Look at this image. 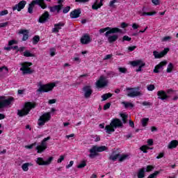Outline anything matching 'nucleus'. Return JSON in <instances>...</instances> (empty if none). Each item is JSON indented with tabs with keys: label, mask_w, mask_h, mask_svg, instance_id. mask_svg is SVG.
Segmentation results:
<instances>
[{
	"label": "nucleus",
	"mask_w": 178,
	"mask_h": 178,
	"mask_svg": "<svg viewBox=\"0 0 178 178\" xmlns=\"http://www.w3.org/2000/svg\"><path fill=\"white\" fill-rule=\"evenodd\" d=\"M119 127H123V123L120 120L115 118L111 120L110 124L105 127L104 130H106V133H107V134H111L115 131V129H118Z\"/></svg>",
	"instance_id": "obj_1"
},
{
	"label": "nucleus",
	"mask_w": 178,
	"mask_h": 178,
	"mask_svg": "<svg viewBox=\"0 0 178 178\" xmlns=\"http://www.w3.org/2000/svg\"><path fill=\"white\" fill-rule=\"evenodd\" d=\"M34 108H35V104L32 102H26L25 103L23 109L17 111V115L21 118L26 116V115H29L30 111Z\"/></svg>",
	"instance_id": "obj_2"
},
{
	"label": "nucleus",
	"mask_w": 178,
	"mask_h": 178,
	"mask_svg": "<svg viewBox=\"0 0 178 178\" xmlns=\"http://www.w3.org/2000/svg\"><path fill=\"white\" fill-rule=\"evenodd\" d=\"M104 151H108V147L106 146H97L93 145L92 148L89 150L90 154L89 155L90 158H95L98 154L97 152H104Z\"/></svg>",
	"instance_id": "obj_3"
},
{
	"label": "nucleus",
	"mask_w": 178,
	"mask_h": 178,
	"mask_svg": "<svg viewBox=\"0 0 178 178\" xmlns=\"http://www.w3.org/2000/svg\"><path fill=\"white\" fill-rule=\"evenodd\" d=\"M35 5H38L40 6V8H42V9H45L47 8V4H45L44 0H33L29 6V13H33V9H34V6H35Z\"/></svg>",
	"instance_id": "obj_4"
},
{
	"label": "nucleus",
	"mask_w": 178,
	"mask_h": 178,
	"mask_svg": "<svg viewBox=\"0 0 178 178\" xmlns=\"http://www.w3.org/2000/svg\"><path fill=\"white\" fill-rule=\"evenodd\" d=\"M39 88L38 91L39 92H48L49 91H52L54 90V87H56V83H51L46 85H42L41 83L38 84Z\"/></svg>",
	"instance_id": "obj_5"
},
{
	"label": "nucleus",
	"mask_w": 178,
	"mask_h": 178,
	"mask_svg": "<svg viewBox=\"0 0 178 178\" xmlns=\"http://www.w3.org/2000/svg\"><path fill=\"white\" fill-rule=\"evenodd\" d=\"M19 65L21 66L19 70L22 72V74H31V73H33V70L30 68V66H31L33 63L24 62L21 63Z\"/></svg>",
	"instance_id": "obj_6"
},
{
	"label": "nucleus",
	"mask_w": 178,
	"mask_h": 178,
	"mask_svg": "<svg viewBox=\"0 0 178 178\" xmlns=\"http://www.w3.org/2000/svg\"><path fill=\"white\" fill-rule=\"evenodd\" d=\"M51 116L50 112L44 113L38 120V126H40V127L44 126L47 122L51 120Z\"/></svg>",
	"instance_id": "obj_7"
},
{
	"label": "nucleus",
	"mask_w": 178,
	"mask_h": 178,
	"mask_svg": "<svg viewBox=\"0 0 178 178\" xmlns=\"http://www.w3.org/2000/svg\"><path fill=\"white\" fill-rule=\"evenodd\" d=\"M105 31H106L105 33V36L108 37L109 34H115V33H122V29L118 28H111L108 26V27H106L105 29H101L99 30L100 34L105 33Z\"/></svg>",
	"instance_id": "obj_8"
},
{
	"label": "nucleus",
	"mask_w": 178,
	"mask_h": 178,
	"mask_svg": "<svg viewBox=\"0 0 178 178\" xmlns=\"http://www.w3.org/2000/svg\"><path fill=\"white\" fill-rule=\"evenodd\" d=\"M49 140H51V136H48L47 138H44L40 145H38L36 146V150H38V154H42V152H44L45 151V149L48 147V143H47V141H49Z\"/></svg>",
	"instance_id": "obj_9"
},
{
	"label": "nucleus",
	"mask_w": 178,
	"mask_h": 178,
	"mask_svg": "<svg viewBox=\"0 0 178 178\" xmlns=\"http://www.w3.org/2000/svg\"><path fill=\"white\" fill-rule=\"evenodd\" d=\"M13 102V97H9L6 99V97L3 96H0V109L1 108H5L6 106H9Z\"/></svg>",
	"instance_id": "obj_10"
},
{
	"label": "nucleus",
	"mask_w": 178,
	"mask_h": 178,
	"mask_svg": "<svg viewBox=\"0 0 178 178\" xmlns=\"http://www.w3.org/2000/svg\"><path fill=\"white\" fill-rule=\"evenodd\" d=\"M108 83L109 81L106 79V77L102 76L96 82V86L97 88H104V87H108Z\"/></svg>",
	"instance_id": "obj_11"
},
{
	"label": "nucleus",
	"mask_w": 178,
	"mask_h": 178,
	"mask_svg": "<svg viewBox=\"0 0 178 178\" xmlns=\"http://www.w3.org/2000/svg\"><path fill=\"white\" fill-rule=\"evenodd\" d=\"M82 94L83 95L84 98L88 99L92 95V88L90 86H85L82 88Z\"/></svg>",
	"instance_id": "obj_12"
},
{
	"label": "nucleus",
	"mask_w": 178,
	"mask_h": 178,
	"mask_svg": "<svg viewBox=\"0 0 178 178\" xmlns=\"http://www.w3.org/2000/svg\"><path fill=\"white\" fill-rule=\"evenodd\" d=\"M127 96L131 97V98H134V97H140V95H143V93L136 88H127Z\"/></svg>",
	"instance_id": "obj_13"
},
{
	"label": "nucleus",
	"mask_w": 178,
	"mask_h": 178,
	"mask_svg": "<svg viewBox=\"0 0 178 178\" xmlns=\"http://www.w3.org/2000/svg\"><path fill=\"white\" fill-rule=\"evenodd\" d=\"M131 66L136 67V66H138V68L136 70V72H141L143 70V67L145 66V63L143 62L142 60H136L131 61Z\"/></svg>",
	"instance_id": "obj_14"
},
{
	"label": "nucleus",
	"mask_w": 178,
	"mask_h": 178,
	"mask_svg": "<svg viewBox=\"0 0 178 178\" xmlns=\"http://www.w3.org/2000/svg\"><path fill=\"white\" fill-rule=\"evenodd\" d=\"M52 161H54V157H49L46 161H44V159L38 157L36 159V163L38 165L47 166L48 165H51V162H52Z\"/></svg>",
	"instance_id": "obj_15"
},
{
	"label": "nucleus",
	"mask_w": 178,
	"mask_h": 178,
	"mask_svg": "<svg viewBox=\"0 0 178 178\" xmlns=\"http://www.w3.org/2000/svg\"><path fill=\"white\" fill-rule=\"evenodd\" d=\"M168 65V62L161 61L159 64L156 65L154 70V73H159V72H162L163 70V67Z\"/></svg>",
	"instance_id": "obj_16"
},
{
	"label": "nucleus",
	"mask_w": 178,
	"mask_h": 178,
	"mask_svg": "<svg viewBox=\"0 0 178 178\" xmlns=\"http://www.w3.org/2000/svg\"><path fill=\"white\" fill-rule=\"evenodd\" d=\"M168 51H169V49H165L163 51H161V52L154 51L153 52V55L156 59H159L161 58H163V56H165V55H166Z\"/></svg>",
	"instance_id": "obj_17"
},
{
	"label": "nucleus",
	"mask_w": 178,
	"mask_h": 178,
	"mask_svg": "<svg viewBox=\"0 0 178 178\" xmlns=\"http://www.w3.org/2000/svg\"><path fill=\"white\" fill-rule=\"evenodd\" d=\"M27 2L26 1H21L18 4H16L13 7V10H17V12H20L22 9H24V6H26Z\"/></svg>",
	"instance_id": "obj_18"
},
{
	"label": "nucleus",
	"mask_w": 178,
	"mask_h": 178,
	"mask_svg": "<svg viewBox=\"0 0 178 178\" xmlns=\"http://www.w3.org/2000/svg\"><path fill=\"white\" fill-rule=\"evenodd\" d=\"M157 95L159 99H161V101H165V99H168L169 96L166 95V92L164 90H159L157 92Z\"/></svg>",
	"instance_id": "obj_19"
},
{
	"label": "nucleus",
	"mask_w": 178,
	"mask_h": 178,
	"mask_svg": "<svg viewBox=\"0 0 178 178\" xmlns=\"http://www.w3.org/2000/svg\"><path fill=\"white\" fill-rule=\"evenodd\" d=\"M65 26L63 22H59L58 24H54V28L52 29V33H59V30L62 29Z\"/></svg>",
	"instance_id": "obj_20"
},
{
	"label": "nucleus",
	"mask_w": 178,
	"mask_h": 178,
	"mask_svg": "<svg viewBox=\"0 0 178 178\" xmlns=\"http://www.w3.org/2000/svg\"><path fill=\"white\" fill-rule=\"evenodd\" d=\"M105 0H100V2H98V0H95L94 4L92 6V9H93L94 10H98V9H99V8H101V6H102L104 5V3H102V2H104Z\"/></svg>",
	"instance_id": "obj_21"
},
{
	"label": "nucleus",
	"mask_w": 178,
	"mask_h": 178,
	"mask_svg": "<svg viewBox=\"0 0 178 178\" xmlns=\"http://www.w3.org/2000/svg\"><path fill=\"white\" fill-rule=\"evenodd\" d=\"M81 44H90V42H91V38H90V35L87 34L84 35L81 38Z\"/></svg>",
	"instance_id": "obj_22"
},
{
	"label": "nucleus",
	"mask_w": 178,
	"mask_h": 178,
	"mask_svg": "<svg viewBox=\"0 0 178 178\" xmlns=\"http://www.w3.org/2000/svg\"><path fill=\"white\" fill-rule=\"evenodd\" d=\"M145 7H143L142 11H138V13L140 16H154L156 15V12L153 11L152 13H145Z\"/></svg>",
	"instance_id": "obj_23"
},
{
	"label": "nucleus",
	"mask_w": 178,
	"mask_h": 178,
	"mask_svg": "<svg viewBox=\"0 0 178 178\" xmlns=\"http://www.w3.org/2000/svg\"><path fill=\"white\" fill-rule=\"evenodd\" d=\"M19 34L23 35L22 41H27V40H29V31L28 30L21 29L19 31Z\"/></svg>",
	"instance_id": "obj_24"
},
{
	"label": "nucleus",
	"mask_w": 178,
	"mask_h": 178,
	"mask_svg": "<svg viewBox=\"0 0 178 178\" xmlns=\"http://www.w3.org/2000/svg\"><path fill=\"white\" fill-rule=\"evenodd\" d=\"M80 13H81L80 10H74L70 13V17H72V19H77V17H80Z\"/></svg>",
	"instance_id": "obj_25"
},
{
	"label": "nucleus",
	"mask_w": 178,
	"mask_h": 178,
	"mask_svg": "<svg viewBox=\"0 0 178 178\" xmlns=\"http://www.w3.org/2000/svg\"><path fill=\"white\" fill-rule=\"evenodd\" d=\"M49 17V13L48 12H45L40 18H39V23H44L47 22Z\"/></svg>",
	"instance_id": "obj_26"
},
{
	"label": "nucleus",
	"mask_w": 178,
	"mask_h": 178,
	"mask_svg": "<svg viewBox=\"0 0 178 178\" xmlns=\"http://www.w3.org/2000/svg\"><path fill=\"white\" fill-rule=\"evenodd\" d=\"M108 38V41L110 44H112V42H115L119 38V35L115 34L112 35H108V36H106Z\"/></svg>",
	"instance_id": "obj_27"
},
{
	"label": "nucleus",
	"mask_w": 178,
	"mask_h": 178,
	"mask_svg": "<svg viewBox=\"0 0 178 178\" xmlns=\"http://www.w3.org/2000/svg\"><path fill=\"white\" fill-rule=\"evenodd\" d=\"M49 9L50 12H57V13H59V12L62 9V4H59L54 7H49Z\"/></svg>",
	"instance_id": "obj_28"
},
{
	"label": "nucleus",
	"mask_w": 178,
	"mask_h": 178,
	"mask_svg": "<svg viewBox=\"0 0 178 178\" xmlns=\"http://www.w3.org/2000/svg\"><path fill=\"white\" fill-rule=\"evenodd\" d=\"M138 178L145 177V168H142L138 170Z\"/></svg>",
	"instance_id": "obj_29"
},
{
	"label": "nucleus",
	"mask_w": 178,
	"mask_h": 178,
	"mask_svg": "<svg viewBox=\"0 0 178 178\" xmlns=\"http://www.w3.org/2000/svg\"><path fill=\"white\" fill-rule=\"evenodd\" d=\"M127 159H130V154H124L122 155L120 154V159H119L120 162H123L124 161H127Z\"/></svg>",
	"instance_id": "obj_30"
},
{
	"label": "nucleus",
	"mask_w": 178,
	"mask_h": 178,
	"mask_svg": "<svg viewBox=\"0 0 178 178\" xmlns=\"http://www.w3.org/2000/svg\"><path fill=\"white\" fill-rule=\"evenodd\" d=\"M178 145V141L176 140H172L169 145H168V148L170 149H172V148H176V147H177Z\"/></svg>",
	"instance_id": "obj_31"
},
{
	"label": "nucleus",
	"mask_w": 178,
	"mask_h": 178,
	"mask_svg": "<svg viewBox=\"0 0 178 178\" xmlns=\"http://www.w3.org/2000/svg\"><path fill=\"white\" fill-rule=\"evenodd\" d=\"M29 166H33V163H25L22 165V169L24 172H28Z\"/></svg>",
	"instance_id": "obj_32"
},
{
	"label": "nucleus",
	"mask_w": 178,
	"mask_h": 178,
	"mask_svg": "<svg viewBox=\"0 0 178 178\" xmlns=\"http://www.w3.org/2000/svg\"><path fill=\"white\" fill-rule=\"evenodd\" d=\"M24 56H25L26 58H34V56H35V55H34V54L30 52V51L26 50L24 52Z\"/></svg>",
	"instance_id": "obj_33"
},
{
	"label": "nucleus",
	"mask_w": 178,
	"mask_h": 178,
	"mask_svg": "<svg viewBox=\"0 0 178 178\" xmlns=\"http://www.w3.org/2000/svg\"><path fill=\"white\" fill-rule=\"evenodd\" d=\"M9 72V69L6 66H3L0 67V73H3V74H8Z\"/></svg>",
	"instance_id": "obj_34"
},
{
	"label": "nucleus",
	"mask_w": 178,
	"mask_h": 178,
	"mask_svg": "<svg viewBox=\"0 0 178 178\" xmlns=\"http://www.w3.org/2000/svg\"><path fill=\"white\" fill-rule=\"evenodd\" d=\"M120 154H117L115 155H111L109 157V159H111V161H113V162H115V161H116V159H120Z\"/></svg>",
	"instance_id": "obj_35"
},
{
	"label": "nucleus",
	"mask_w": 178,
	"mask_h": 178,
	"mask_svg": "<svg viewBox=\"0 0 178 178\" xmlns=\"http://www.w3.org/2000/svg\"><path fill=\"white\" fill-rule=\"evenodd\" d=\"M111 97H112V94L111 93H106L103 95H102V101H106V99H108V98H111Z\"/></svg>",
	"instance_id": "obj_36"
},
{
	"label": "nucleus",
	"mask_w": 178,
	"mask_h": 178,
	"mask_svg": "<svg viewBox=\"0 0 178 178\" xmlns=\"http://www.w3.org/2000/svg\"><path fill=\"white\" fill-rule=\"evenodd\" d=\"M40 41V36L38 35H35L33 38V45H37L38 44V42Z\"/></svg>",
	"instance_id": "obj_37"
},
{
	"label": "nucleus",
	"mask_w": 178,
	"mask_h": 178,
	"mask_svg": "<svg viewBox=\"0 0 178 178\" xmlns=\"http://www.w3.org/2000/svg\"><path fill=\"white\" fill-rule=\"evenodd\" d=\"M122 104L125 106V108H133V106H134V105L130 102H123Z\"/></svg>",
	"instance_id": "obj_38"
},
{
	"label": "nucleus",
	"mask_w": 178,
	"mask_h": 178,
	"mask_svg": "<svg viewBox=\"0 0 178 178\" xmlns=\"http://www.w3.org/2000/svg\"><path fill=\"white\" fill-rule=\"evenodd\" d=\"M173 70V64L170 63L167 67V73H172V71Z\"/></svg>",
	"instance_id": "obj_39"
},
{
	"label": "nucleus",
	"mask_w": 178,
	"mask_h": 178,
	"mask_svg": "<svg viewBox=\"0 0 178 178\" xmlns=\"http://www.w3.org/2000/svg\"><path fill=\"white\" fill-rule=\"evenodd\" d=\"M86 166H87V163H86V161H82L77 165V168L78 169H82L83 168H86Z\"/></svg>",
	"instance_id": "obj_40"
},
{
	"label": "nucleus",
	"mask_w": 178,
	"mask_h": 178,
	"mask_svg": "<svg viewBox=\"0 0 178 178\" xmlns=\"http://www.w3.org/2000/svg\"><path fill=\"white\" fill-rule=\"evenodd\" d=\"M119 3V0H111L109 3L110 8H115V3Z\"/></svg>",
	"instance_id": "obj_41"
},
{
	"label": "nucleus",
	"mask_w": 178,
	"mask_h": 178,
	"mask_svg": "<svg viewBox=\"0 0 178 178\" xmlns=\"http://www.w3.org/2000/svg\"><path fill=\"white\" fill-rule=\"evenodd\" d=\"M149 120V118H143L141 120L142 126H143V127H145V126H147Z\"/></svg>",
	"instance_id": "obj_42"
},
{
	"label": "nucleus",
	"mask_w": 178,
	"mask_h": 178,
	"mask_svg": "<svg viewBox=\"0 0 178 178\" xmlns=\"http://www.w3.org/2000/svg\"><path fill=\"white\" fill-rule=\"evenodd\" d=\"M140 151H143L145 154H147V149H149V147L147 145H143L140 148Z\"/></svg>",
	"instance_id": "obj_43"
},
{
	"label": "nucleus",
	"mask_w": 178,
	"mask_h": 178,
	"mask_svg": "<svg viewBox=\"0 0 178 178\" xmlns=\"http://www.w3.org/2000/svg\"><path fill=\"white\" fill-rule=\"evenodd\" d=\"M147 90L148 91H154V90H155V86L153 84L148 85Z\"/></svg>",
	"instance_id": "obj_44"
},
{
	"label": "nucleus",
	"mask_w": 178,
	"mask_h": 178,
	"mask_svg": "<svg viewBox=\"0 0 178 178\" xmlns=\"http://www.w3.org/2000/svg\"><path fill=\"white\" fill-rule=\"evenodd\" d=\"M118 70H119L120 73H127V69H126L124 67H118Z\"/></svg>",
	"instance_id": "obj_45"
},
{
	"label": "nucleus",
	"mask_w": 178,
	"mask_h": 178,
	"mask_svg": "<svg viewBox=\"0 0 178 178\" xmlns=\"http://www.w3.org/2000/svg\"><path fill=\"white\" fill-rule=\"evenodd\" d=\"M56 52V49L55 48L50 49V55L51 56H55Z\"/></svg>",
	"instance_id": "obj_46"
},
{
	"label": "nucleus",
	"mask_w": 178,
	"mask_h": 178,
	"mask_svg": "<svg viewBox=\"0 0 178 178\" xmlns=\"http://www.w3.org/2000/svg\"><path fill=\"white\" fill-rule=\"evenodd\" d=\"M153 169H154V166H152V165H147L145 168V172H151V170H153Z\"/></svg>",
	"instance_id": "obj_47"
},
{
	"label": "nucleus",
	"mask_w": 178,
	"mask_h": 178,
	"mask_svg": "<svg viewBox=\"0 0 178 178\" xmlns=\"http://www.w3.org/2000/svg\"><path fill=\"white\" fill-rule=\"evenodd\" d=\"M9 13V11L8 10H4L0 12V16H6V15H8Z\"/></svg>",
	"instance_id": "obj_48"
},
{
	"label": "nucleus",
	"mask_w": 178,
	"mask_h": 178,
	"mask_svg": "<svg viewBox=\"0 0 178 178\" xmlns=\"http://www.w3.org/2000/svg\"><path fill=\"white\" fill-rule=\"evenodd\" d=\"M120 116L122 118L124 123H126V120L127 119V115L124 113H122V114H120Z\"/></svg>",
	"instance_id": "obj_49"
},
{
	"label": "nucleus",
	"mask_w": 178,
	"mask_h": 178,
	"mask_svg": "<svg viewBox=\"0 0 178 178\" xmlns=\"http://www.w3.org/2000/svg\"><path fill=\"white\" fill-rule=\"evenodd\" d=\"M37 143H34L30 145L25 146V148H27L28 149H31L35 145H36Z\"/></svg>",
	"instance_id": "obj_50"
},
{
	"label": "nucleus",
	"mask_w": 178,
	"mask_h": 178,
	"mask_svg": "<svg viewBox=\"0 0 178 178\" xmlns=\"http://www.w3.org/2000/svg\"><path fill=\"white\" fill-rule=\"evenodd\" d=\"M65 160V156H60V158L58 159V163H62L63 161Z\"/></svg>",
	"instance_id": "obj_51"
},
{
	"label": "nucleus",
	"mask_w": 178,
	"mask_h": 178,
	"mask_svg": "<svg viewBox=\"0 0 178 178\" xmlns=\"http://www.w3.org/2000/svg\"><path fill=\"white\" fill-rule=\"evenodd\" d=\"M8 24H9V22L0 23V29L3 28V27H6V26H8Z\"/></svg>",
	"instance_id": "obj_52"
},
{
	"label": "nucleus",
	"mask_w": 178,
	"mask_h": 178,
	"mask_svg": "<svg viewBox=\"0 0 178 178\" xmlns=\"http://www.w3.org/2000/svg\"><path fill=\"white\" fill-rule=\"evenodd\" d=\"M123 41H131V38L127 36V35H124L122 38Z\"/></svg>",
	"instance_id": "obj_53"
},
{
	"label": "nucleus",
	"mask_w": 178,
	"mask_h": 178,
	"mask_svg": "<svg viewBox=\"0 0 178 178\" xmlns=\"http://www.w3.org/2000/svg\"><path fill=\"white\" fill-rule=\"evenodd\" d=\"M70 10V6H67L63 10V13H67Z\"/></svg>",
	"instance_id": "obj_54"
},
{
	"label": "nucleus",
	"mask_w": 178,
	"mask_h": 178,
	"mask_svg": "<svg viewBox=\"0 0 178 178\" xmlns=\"http://www.w3.org/2000/svg\"><path fill=\"white\" fill-rule=\"evenodd\" d=\"M142 105H143V106H151V102H143L142 103Z\"/></svg>",
	"instance_id": "obj_55"
},
{
	"label": "nucleus",
	"mask_w": 178,
	"mask_h": 178,
	"mask_svg": "<svg viewBox=\"0 0 178 178\" xmlns=\"http://www.w3.org/2000/svg\"><path fill=\"white\" fill-rule=\"evenodd\" d=\"M76 2H79L80 3H86V2H90V0H75Z\"/></svg>",
	"instance_id": "obj_56"
},
{
	"label": "nucleus",
	"mask_w": 178,
	"mask_h": 178,
	"mask_svg": "<svg viewBox=\"0 0 178 178\" xmlns=\"http://www.w3.org/2000/svg\"><path fill=\"white\" fill-rule=\"evenodd\" d=\"M138 27H140V26L138 24H137L136 23H134L132 24V29H134V30H137V29H138Z\"/></svg>",
	"instance_id": "obj_57"
},
{
	"label": "nucleus",
	"mask_w": 178,
	"mask_h": 178,
	"mask_svg": "<svg viewBox=\"0 0 178 178\" xmlns=\"http://www.w3.org/2000/svg\"><path fill=\"white\" fill-rule=\"evenodd\" d=\"M170 40H172V37L170 36H165L163 38L162 41H170Z\"/></svg>",
	"instance_id": "obj_58"
},
{
	"label": "nucleus",
	"mask_w": 178,
	"mask_h": 178,
	"mask_svg": "<svg viewBox=\"0 0 178 178\" xmlns=\"http://www.w3.org/2000/svg\"><path fill=\"white\" fill-rule=\"evenodd\" d=\"M111 58H112V54H107L104 58V60H108V59H111Z\"/></svg>",
	"instance_id": "obj_59"
},
{
	"label": "nucleus",
	"mask_w": 178,
	"mask_h": 178,
	"mask_svg": "<svg viewBox=\"0 0 178 178\" xmlns=\"http://www.w3.org/2000/svg\"><path fill=\"white\" fill-rule=\"evenodd\" d=\"M152 3H154L155 6H157V5L160 3L159 0H152Z\"/></svg>",
	"instance_id": "obj_60"
},
{
	"label": "nucleus",
	"mask_w": 178,
	"mask_h": 178,
	"mask_svg": "<svg viewBox=\"0 0 178 178\" xmlns=\"http://www.w3.org/2000/svg\"><path fill=\"white\" fill-rule=\"evenodd\" d=\"M73 163H74V161H71L69 163V165H66V168L69 169V168H72L73 166Z\"/></svg>",
	"instance_id": "obj_61"
},
{
	"label": "nucleus",
	"mask_w": 178,
	"mask_h": 178,
	"mask_svg": "<svg viewBox=\"0 0 178 178\" xmlns=\"http://www.w3.org/2000/svg\"><path fill=\"white\" fill-rule=\"evenodd\" d=\"M127 26H129V24H126L125 22H122L121 24L122 29H126V27H127Z\"/></svg>",
	"instance_id": "obj_62"
},
{
	"label": "nucleus",
	"mask_w": 178,
	"mask_h": 178,
	"mask_svg": "<svg viewBox=\"0 0 178 178\" xmlns=\"http://www.w3.org/2000/svg\"><path fill=\"white\" fill-rule=\"evenodd\" d=\"M147 144L148 145H152L154 144V140H152V139H149L147 140Z\"/></svg>",
	"instance_id": "obj_63"
},
{
	"label": "nucleus",
	"mask_w": 178,
	"mask_h": 178,
	"mask_svg": "<svg viewBox=\"0 0 178 178\" xmlns=\"http://www.w3.org/2000/svg\"><path fill=\"white\" fill-rule=\"evenodd\" d=\"M16 43V41L15 40H10L9 42H8V45H14V44H15Z\"/></svg>",
	"instance_id": "obj_64"
}]
</instances>
